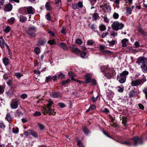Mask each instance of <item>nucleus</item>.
I'll return each mask as SVG.
<instances>
[{
  "label": "nucleus",
  "mask_w": 147,
  "mask_h": 147,
  "mask_svg": "<svg viewBox=\"0 0 147 147\" xmlns=\"http://www.w3.org/2000/svg\"><path fill=\"white\" fill-rule=\"evenodd\" d=\"M19 19L20 21L22 23L24 22L27 20L26 17L22 15L20 16Z\"/></svg>",
  "instance_id": "nucleus-20"
},
{
  "label": "nucleus",
  "mask_w": 147,
  "mask_h": 147,
  "mask_svg": "<svg viewBox=\"0 0 147 147\" xmlns=\"http://www.w3.org/2000/svg\"><path fill=\"white\" fill-rule=\"evenodd\" d=\"M134 141V145L136 146L138 144H141L143 143V139L142 138H138L137 136L134 137L132 139Z\"/></svg>",
  "instance_id": "nucleus-7"
},
{
  "label": "nucleus",
  "mask_w": 147,
  "mask_h": 147,
  "mask_svg": "<svg viewBox=\"0 0 147 147\" xmlns=\"http://www.w3.org/2000/svg\"><path fill=\"white\" fill-rule=\"evenodd\" d=\"M14 91V89L11 88L7 92V95L9 97H11L13 94Z\"/></svg>",
  "instance_id": "nucleus-17"
},
{
  "label": "nucleus",
  "mask_w": 147,
  "mask_h": 147,
  "mask_svg": "<svg viewBox=\"0 0 147 147\" xmlns=\"http://www.w3.org/2000/svg\"><path fill=\"white\" fill-rule=\"evenodd\" d=\"M57 77L59 79H62L65 78V76L62 73H60L58 74Z\"/></svg>",
  "instance_id": "nucleus-43"
},
{
  "label": "nucleus",
  "mask_w": 147,
  "mask_h": 147,
  "mask_svg": "<svg viewBox=\"0 0 147 147\" xmlns=\"http://www.w3.org/2000/svg\"><path fill=\"white\" fill-rule=\"evenodd\" d=\"M41 114V113L40 112L36 111L33 114V115L34 116H38L40 115Z\"/></svg>",
  "instance_id": "nucleus-53"
},
{
  "label": "nucleus",
  "mask_w": 147,
  "mask_h": 147,
  "mask_svg": "<svg viewBox=\"0 0 147 147\" xmlns=\"http://www.w3.org/2000/svg\"><path fill=\"white\" fill-rule=\"evenodd\" d=\"M118 33L117 32H115L114 31H112L111 32L110 36H113V38H115V37L117 36Z\"/></svg>",
  "instance_id": "nucleus-26"
},
{
  "label": "nucleus",
  "mask_w": 147,
  "mask_h": 147,
  "mask_svg": "<svg viewBox=\"0 0 147 147\" xmlns=\"http://www.w3.org/2000/svg\"><path fill=\"white\" fill-rule=\"evenodd\" d=\"M18 101L16 100L12 101L10 104L11 108L13 109H17L18 107Z\"/></svg>",
  "instance_id": "nucleus-11"
},
{
  "label": "nucleus",
  "mask_w": 147,
  "mask_h": 147,
  "mask_svg": "<svg viewBox=\"0 0 147 147\" xmlns=\"http://www.w3.org/2000/svg\"><path fill=\"white\" fill-rule=\"evenodd\" d=\"M107 42L109 43V46H113L115 45L117 42V41L116 40H114L110 41L108 40Z\"/></svg>",
  "instance_id": "nucleus-23"
},
{
  "label": "nucleus",
  "mask_w": 147,
  "mask_h": 147,
  "mask_svg": "<svg viewBox=\"0 0 147 147\" xmlns=\"http://www.w3.org/2000/svg\"><path fill=\"white\" fill-rule=\"evenodd\" d=\"M11 28L9 26H7L4 30V31L6 33L8 32L10 30Z\"/></svg>",
  "instance_id": "nucleus-48"
},
{
  "label": "nucleus",
  "mask_w": 147,
  "mask_h": 147,
  "mask_svg": "<svg viewBox=\"0 0 147 147\" xmlns=\"http://www.w3.org/2000/svg\"><path fill=\"white\" fill-rule=\"evenodd\" d=\"M99 47L100 48V49L102 51L103 50L105 49V45H99Z\"/></svg>",
  "instance_id": "nucleus-62"
},
{
  "label": "nucleus",
  "mask_w": 147,
  "mask_h": 147,
  "mask_svg": "<svg viewBox=\"0 0 147 147\" xmlns=\"http://www.w3.org/2000/svg\"><path fill=\"white\" fill-rule=\"evenodd\" d=\"M91 5H93L96 3L97 0H89Z\"/></svg>",
  "instance_id": "nucleus-50"
},
{
  "label": "nucleus",
  "mask_w": 147,
  "mask_h": 147,
  "mask_svg": "<svg viewBox=\"0 0 147 147\" xmlns=\"http://www.w3.org/2000/svg\"><path fill=\"white\" fill-rule=\"evenodd\" d=\"M48 43L51 45H52L55 44V41L54 39L50 40L48 41Z\"/></svg>",
  "instance_id": "nucleus-45"
},
{
  "label": "nucleus",
  "mask_w": 147,
  "mask_h": 147,
  "mask_svg": "<svg viewBox=\"0 0 147 147\" xmlns=\"http://www.w3.org/2000/svg\"><path fill=\"white\" fill-rule=\"evenodd\" d=\"M95 109L96 107L94 105H91L89 108L86 111V112L87 113L90 111Z\"/></svg>",
  "instance_id": "nucleus-30"
},
{
  "label": "nucleus",
  "mask_w": 147,
  "mask_h": 147,
  "mask_svg": "<svg viewBox=\"0 0 147 147\" xmlns=\"http://www.w3.org/2000/svg\"><path fill=\"white\" fill-rule=\"evenodd\" d=\"M53 103V102L51 100H49L47 106L42 109V113L45 115L47 114H49L50 115H54L55 114L56 112L52 106Z\"/></svg>",
  "instance_id": "nucleus-2"
},
{
  "label": "nucleus",
  "mask_w": 147,
  "mask_h": 147,
  "mask_svg": "<svg viewBox=\"0 0 147 147\" xmlns=\"http://www.w3.org/2000/svg\"><path fill=\"white\" fill-rule=\"evenodd\" d=\"M12 5L11 4L8 3L5 6V10L7 11H9L12 10Z\"/></svg>",
  "instance_id": "nucleus-15"
},
{
  "label": "nucleus",
  "mask_w": 147,
  "mask_h": 147,
  "mask_svg": "<svg viewBox=\"0 0 147 147\" xmlns=\"http://www.w3.org/2000/svg\"><path fill=\"white\" fill-rule=\"evenodd\" d=\"M116 88H118L117 90L119 92H122L124 90L123 87L118 86L116 87Z\"/></svg>",
  "instance_id": "nucleus-34"
},
{
  "label": "nucleus",
  "mask_w": 147,
  "mask_h": 147,
  "mask_svg": "<svg viewBox=\"0 0 147 147\" xmlns=\"http://www.w3.org/2000/svg\"><path fill=\"white\" fill-rule=\"evenodd\" d=\"M58 105L61 108H64L66 107L65 105L62 103H59Z\"/></svg>",
  "instance_id": "nucleus-58"
},
{
  "label": "nucleus",
  "mask_w": 147,
  "mask_h": 147,
  "mask_svg": "<svg viewBox=\"0 0 147 147\" xmlns=\"http://www.w3.org/2000/svg\"><path fill=\"white\" fill-rule=\"evenodd\" d=\"M83 6L82 3L81 1H79L77 4H72V7L74 9H78L79 8H82Z\"/></svg>",
  "instance_id": "nucleus-10"
},
{
  "label": "nucleus",
  "mask_w": 147,
  "mask_h": 147,
  "mask_svg": "<svg viewBox=\"0 0 147 147\" xmlns=\"http://www.w3.org/2000/svg\"><path fill=\"white\" fill-rule=\"evenodd\" d=\"M142 76L143 77L141 79L132 81L131 83V85L133 86L137 87L140 86H141L143 84L146 80L144 75H143Z\"/></svg>",
  "instance_id": "nucleus-3"
},
{
  "label": "nucleus",
  "mask_w": 147,
  "mask_h": 147,
  "mask_svg": "<svg viewBox=\"0 0 147 147\" xmlns=\"http://www.w3.org/2000/svg\"><path fill=\"white\" fill-rule=\"evenodd\" d=\"M100 69H101V71L102 72H103L104 71H105L107 69L106 67L105 66H102L101 67Z\"/></svg>",
  "instance_id": "nucleus-59"
},
{
  "label": "nucleus",
  "mask_w": 147,
  "mask_h": 147,
  "mask_svg": "<svg viewBox=\"0 0 147 147\" xmlns=\"http://www.w3.org/2000/svg\"><path fill=\"white\" fill-rule=\"evenodd\" d=\"M46 18L47 20H51V18L49 13H47V14L46 16Z\"/></svg>",
  "instance_id": "nucleus-49"
},
{
  "label": "nucleus",
  "mask_w": 147,
  "mask_h": 147,
  "mask_svg": "<svg viewBox=\"0 0 147 147\" xmlns=\"http://www.w3.org/2000/svg\"><path fill=\"white\" fill-rule=\"evenodd\" d=\"M70 81V80L69 79H68L67 80L63 81L62 82V84L63 85H64L65 84H67Z\"/></svg>",
  "instance_id": "nucleus-47"
},
{
  "label": "nucleus",
  "mask_w": 147,
  "mask_h": 147,
  "mask_svg": "<svg viewBox=\"0 0 147 147\" xmlns=\"http://www.w3.org/2000/svg\"><path fill=\"white\" fill-rule=\"evenodd\" d=\"M3 62L5 65H7L9 63V59L5 57L3 59Z\"/></svg>",
  "instance_id": "nucleus-29"
},
{
  "label": "nucleus",
  "mask_w": 147,
  "mask_h": 147,
  "mask_svg": "<svg viewBox=\"0 0 147 147\" xmlns=\"http://www.w3.org/2000/svg\"><path fill=\"white\" fill-rule=\"evenodd\" d=\"M75 46L73 45H72V51L74 52L75 53L77 54L80 52V50L78 49L75 48L74 47Z\"/></svg>",
  "instance_id": "nucleus-16"
},
{
  "label": "nucleus",
  "mask_w": 147,
  "mask_h": 147,
  "mask_svg": "<svg viewBox=\"0 0 147 147\" xmlns=\"http://www.w3.org/2000/svg\"><path fill=\"white\" fill-rule=\"evenodd\" d=\"M83 130L84 134L86 135H87L90 132L86 127H84L83 128Z\"/></svg>",
  "instance_id": "nucleus-40"
},
{
  "label": "nucleus",
  "mask_w": 147,
  "mask_h": 147,
  "mask_svg": "<svg viewBox=\"0 0 147 147\" xmlns=\"http://www.w3.org/2000/svg\"><path fill=\"white\" fill-rule=\"evenodd\" d=\"M5 44L4 40H0V46L1 48H4L5 47Z\"/></svg>",
  "instance_id": "nucleus-37"
},
{
  "label": "nucleus",
  "mask_w": 147,
  "mask_h": 147,
  "mask_svg": "<svg viewBox=\"0 0 147 147\" xmlns=\"http://www.w3.org/2000/svg\"><path fill=\"white\" fill-rule=\"evenodd\" d=\"M120 143L126 145L128 146H130L132 145L131 143L128 141H125L123 142H120Z\"/></svg>",
  "instance_id": "nucleus-39"
},
{
  "label": "nucleus",
  "mask_w": 147,
  "mask_h": 147,
  "mask_svg": "<svg viewBox=\"0 0 147 147\" xmlns=\"http://www.w3.org/2000/svg\"><path fill=\"white\" fill-rule=\"evenodd\" d=\"M27 14H33L35 12V9L34 8L31 6L26 7Z\"/></svg>",
  "instance_id": "nucleus-9"
},
{
  "label": "nucleus",
  "mask_w": 147,
  "mask_h": 147,
  "mask_svg": "<svg viewBox=\"0 0 147 147\" xmlns=\"http://www.w3.org/2000/svg\"><path fill=\"white\" fill-rule=\"evenodd\" d=\"M99 17L98 14L96 13H94L92 16V19L93 20H97Z\"/></svg>",
  "instance_id": "nucleus-32"
},
{
  "label": "nucleus",
  "mask_w": 147,
  "mask_h": 147,
  "mask_svg": "<svg viewBox=\"0 0 147 147\" xmlns=\"http://www.w3.org/2000/svg\"><path fill=\"white\" fill-rule=\"evenodd\" d=\"M136 63L140 66L143 72L147 73V58L143 56L140 57L137 59Z\"/></svg>",
  "instance_id": "nucleus-1"
},
{
  "label": "nucleus",
  "mask_w": 147,
  "mask_h": 147,
  "mask_svg": "<svg viewBox=\"0 0 147 147\" xmlns=\"http://www.w3.org/2000/svg\"><path fill=\"white\" fill-rule=\"evenodd\" d=\"M104 19V20L105 22L106 23H108L109 22V20L108 18L106 16L102 17Z\"/></svg>",
  "instance_id": "nucleus-60"
},
{
  "label": "nucleus",
  "mask_w": 147,
  "mask_h": 147,
  "mask_svg": "<svg viewBox=\"0 0 147 147\" xmlns=\"http://www.w3.org/2000/svg\"><path fill=\"white\" fill-rule=\"evenodd\" d=\"M36 30V28L35 26H31L29 28L27 33L31 37H34L36 36V34H35Z\"/></svg>",
  "instance_id": "nucleus-6"
},
{
  "label": "nucleus",
  "mask_w": 147,
  "mask_h": 147,
  "mask_svg": "<svg viewBox=\"0 0 147 147\" xmlns=\"http://www.w3.org/2000/svg\"><path fill=\"white\" fill-rule=\"evenodd\" d=\"M29 131L30 133L31 134L33 137L35 138L38 137V134L36 132L30 129L29 130Z\"/></svg>",
  "instance_id": "nucleus-28"
},
{
  "label": "nucleus",
  "mask_w": 147,
  "mask_h": 147,
  "mask_svg": "<svg viewBox=\"0 0 147 147\" xmlns=\"http://www.w3.org/2000/svg\"><path fill=\"white\" fill-rule=\"evenodd\" d=\"M94 43V42L92 40H89L87 41V44L88 45H92Z\"/></svg>",
  "instance_id": "nucleus-52"
},
{
  "label": "nucleus",
  "mask_w": 147,
  "mask_h": 147,
  "mask_svg": "<svg viewBox=\"0 0 147 147\" xmlns=\"http://www.w3.org/2000/svg\"><path fill=\"white\" fill-rule=\"evenodd\" d=\"M38 125L39 126V128L40 129L42 130L44 129V126L41 123H38Z\"/></svg>",
  "instance_id": "nucleus-54"
},
{
  "label": "nucleus",
  "mask_w": 147,
  "mask_h": 147,
  "mask_svg": "<svg viewBox=\"0 0 147 147\" xmlns=\"http://www.w3.org/2000/svg\"><path fill=\"white\" fill-rule=\"evenodd\" d=\"M138 30L139 32H140L143 35H144L145 36H147V34H146V33L145 31H144V30H143L142 28L140 26H139L138 27Z\"/></svg>",
  "instance_id": "nucleus-21"
},
{
  "label": "nucleus",
  "mask_w": 147,
  "mask_h": 147,
  "mask_svg": "<svg viewBox=\"0 0 147 147\" xmlns=\"http://www.w3.org/2000/svg\"><path fill=\"white\" fill-rule=\"evenodd\" d=\"M27 97V95L26 94H23L21 96V98L23 99H25Z\"/></svg>",
  "instance_id": "nucleus-57"
},
{
  "label": "nucleus",
  "mask_w": 147,
  "mask_h": 147,
  "mask_svg": "<svg viewBox=\"0 0 147 147\" xmlns=\"http://www.w3.org/2000/svg\"><path fill=\"white\" fill-rule=\"evenodd\" d=\"M62 96V94L59 92H53L51 94V96L52 98L60 97Z\"/></svg>",
  "instance_id": "nucleus-13"
},
{
  "label": "nucleus",
  "mask_w": 147,
  "mask_h": 147,
  "mask_svg": "<svg viewBox=\"0 0 147 147\" xmlns=\"http://www.w3.org/2000/svg\"><path fill=\"white\" fill-rule=\"evenodd\" d=\"M68 74L69 76L70 77H73V76L74 75V74L72 71H70L69 72Z\"/></svg>",
  "instance_id": "nucleus-63"
},
{
  "label": "nucleus",
  "mask_w": 147,
  "mask_h": 147,
  "mask_svg": "<svg viewBox=\"0 0 147 147\" xmlns=\"http://www.w3.org/2000/svg\"><path fill=\"white\" fill-rule=\"evenodd\" d=\"M5 119L9 122H10L12 120V117L10 114L9 113L7 114L5 117Z\"/></svg>",
  "instance_id": "nucleus-27"
},
{
  "label": "nucleus",
  "mask_w": 147,
  "mask_h": 147,
  "mask_svg": "<svg viewBox=\"0 0 147 147\" xmlns=\"http://www.w3.org/2000/svg\"><path fill=\"white\" fill-rule=\"evenodd\" d=\"M129 73L126 71H123L122 73L120 74L119 76H117V80L121 83H124L126 80V76L128 75Z\"/></svg>",
  "instance_id": "nucleus-5"
},
{
  "label": "nucleus",
  "mask_w": 147,
  "mask_h": 147,
  "mask_svg": "<svg viewBox=\"0 0 147 147\" xmlns=\"http://www.w3.org/2000/svg\"><path fill=\"white\" fill-rule=\"evenodd\" d=\"M128 41V40L126 38H124L121 41L122 43V46L123 47H125L127 46V43Z\"/></svg>",
  "instance_id": "nucleus-19"
},
{
  "label": "nucleus",
  "mask_w": 147,
  "mask_h": 147,
  "mask_svg": "<svg viewBox=\"0 0 147 147\" xmlns=\"http://www.w3.org/2000/svg\"><path fill=\"white\" fill-rule=\"evenodd\" d=\"M88 26L92 30H94L97 28V26L96 25L92 23L89 24L88 25Z\"/></svg>",
  "instance_id": "nucleus-25"
},
{
  "label": "nucleus",
  "mask_w": 147,
  "mask_h": 147,
  "mask_svg": "<svg viewBox=\"0 0 147 147\" xmlns=\"http://www.w3.org/2000/svg\"><path fill=\"white\" fill-rule=\"evenodd\" d=\"M136 93L134 91H131L130 92L129 96L130 97H134L136 96Z\"/></svg>",
  "instance_id": "nucleus-42"
},
{
  "label": "nucleus",
  "mask_w": 147,
  "mask_h": 147,
  "mask_svg": "<svg viewBox=\"0 0 147 147\" xmlns=\"http://www.w3.org/2000/svg\"><path fill=\"white\" fill-rule=\"evenodd\" d=\"M57 76H55L53 77L51 76H49L48 77H46L45 82L48 83L51 81L52 79H53L54 81H55L57 79Z\"/></svg>",
  "instance_id": "nucleus-8"
},
{
  "label": "nucleus",
  "mask_w": 147,
  "mask_h": 147,
  "mask_svg": "<svg viewBox=\"0 0 147 147\" xmlns=\"http://www.w3.org/2000/svg\"><path fill=\"white\" fill-rule=\"evenodd\" d=\"M132 12V9L131 8L129 7H127L126 8V13L127 14L129 15L131 14Z\"/></svg>",
  "instance_id": "nucleus-36"
},
{
  "label": "nucleus",
  "mask_w": 147,
  "mask_h": 147,
  "mask_svg": "<svg viewBox=\"0 0 147 147\" xmlns=\"http://www.w3.org/2000/svg\"><path fill=\"white\" fill-rule=\"evenodd\" d=\"M111 1H113L114 4H115L117 7H119L120 4V0H111Z\"/></svg>",
  "instance_id": "nucleus-35"
},
{
  "label": "nucleus",
  "mask_w": 147,
  "mask_h": 147,
  "mask_svg": "<svg viewBox=\"0 0 147 147\" xmlns=\"http://www.w3.org/2000/svg\"><path fill=\"white\" fill-rule=\"evenodd\" d=\"M19 11L23 14H27L26 7L20 8L19 9Z\"/></svg>",
  "instance_id": "nucleus-22"
},
{
  "label": "nucleus",
  "mask_w": 147,
  "mask_h": 147,
  "mask_svg": "<svg viewBox=\"0 0 147 147\" xmlns=\"http://www.w3.org/2000/svg\"><path fill=\"white\" fill-rule=\"evenodd\" d=\"M85 77L86 79L84 83L85 84L89 83L91 80V75L90 74H87L85 75Z\"/></svg>",
  "instance_id": "nucleus-12"
},
{
  "label": "nucleus",
  "mask_w": 147,
  "mask_h": 147,
  "mask_svg": "<svg viewBox=\"0 0 147 147\" xmlns=\"http://www.w3.org/2000/svg\"><path fill=\"white\" fill-rule=\"evenodd\" d=\"M46 40L45 39H39L37 42V45H43L46 42Z\"/></svg>",
  "instance_id": "nucleus-18"
},
{
  "label": "nucleus",
  "mask_w": 147,
  "mask_h": 147,
  "mask_svg": "<svg viewBox=\"0 0 147 147\" xmlns=\"http://www.w3.org/2000/svg\"><path fill=\"white\" fill-rule=\"evenodd\" d=\"M45 6L47 10H50L52 9V7L50 2H47L46 3Z\"/></svg>",
  "instance_id": "nucleus-24"
},
{
  "label": "nucleus",
  "mask_w": 147,
  "mask_h": 147,
  "mask_svg": "<svg viewBox=\"0 0 147 147\" xmlns=\"http://www.w3.org/2000/svg\"><path fill=\"white\" fill-rule=\"evenodd\" d=\"M15 20V18H11L9 19L8 22L10 24H13Z\"/></svg>",
  "instance_id": "nucleus-44"
},
{
  "label": "nucleus",
  "mask_w": 147,
  "mask_h": 147,
  "mask_svg": "<svg viewBox=\"0 0 147 147\" xmlns=\"http://www.w3.org/2000/svg\"><path fill=\"white\" fill-rule=\"evenodd\" d=\"M34 51L35 53L37 55L39 54L40 53V49L38 47H36L34 48Z\"/></svg>",
  "instance_id": "nucleus-38"
},
{
  "label": "nucleus",
  "mask_w": 147,
  "mask_h": 147,
  "mask_svg": "<svg viewBox=\"0 0 147 147\" xmlns=\"http://www.w3.org/2000/svg\"><path fill=\"white\" fill-rule=\"evenodd\" d=\"M13 133L17 134L18 132L19 129L18 127H14L13 128Z\"/></svg>",
  "instance_id": "nucleus-46"
},
{
  "label": "nucleus",
  "mask_w": 147,
  "mask_h": 147,
  "mask_svg": "<svg viewBox=\"0 0 147 147\" xmlns=\"http://www.w3.org/2000/svg\"><path fill=\"white\" fill-rule=\"evenodd\" d=\"M15 76H16L19 79L21 77L23 76V75L21 74L20 73H16L15 74Z\"/></svg>",
  "instance_id": "nucleus-51"
},
{
  "label": "nucleus",
  "mask_w": 147,
  "mask_h": 147,
  "mask_svg": "<svg viewBox=\"0 0 147 147\" xmlns=\"http://www.w3.org/2000/svg\"><path fill=\"white\" fill-rule=\"evenodd\" d=\"M101 111L102 112L106 113H108L109 112V111L107 108H105L103 110H101Z\"/></svg>",
  "instance_id": "nucleus-61"
},
{
  "label": "nucleus",
  "mask_w": 147,
  "mask_h": 147,
  "mask_svg": "<svg viewBox=\"0 0 147 147\" xmlns=\"http://www.w3.org/2000/svg\"><path fill=\"white\" fill-rule=\"evenodd\" d=\"M111 27L113 30L117 31L122 29L124 27V25L121 23L116 21L113 23Z\"/></svg>",
  "instance_id": "nucleus-4"
},
{
  "label": "nucleus",
  "mask_w": 147,
  "mask_h": 147,
  "mask_svg": "<svg viewBox=\"0 0 147 147\" xmlns=\"http://www.w3.org/2000/svg\"><path fill=\"white\" fill-rule=\"evenodd\" d=\"M59 46L64 50H67L68 48L66 44L61 42L58 44Z\"/></svg>",
  "instance_id": "nucleus-14"
},
{
  "label": "nucleus",
  "mask_w": 147,
  "mask_h": 147,
  "mask_svg": "<svg viewBox=\"0 0 147 147\" xmlns=\"http://www.w3.org/2000/svg\"><path fill=\"white\" fill-rule=\"evenodd\" d=\"M5 127V125L3 123H0V127L1 128L3 129Z\"/></svg>",
  "instance_id": "nucleus-64"
},
{
  "label": "nucleus",
  "mask_w": 147,
  "mask_h": 147,
  "mask_svg": "<svg viewBox=\"0 0 147 147\" xmlns=\"http://www.w3.org/2000/svg\"><path fill=\"white\" fill-rule=\"evenodd\" d=\"M99 28L100 30L101 31H104L106 29L105 26L103 24L100 25L99 26Z\"/></svg>",
  "instance_id": "nucleus-31"
},
{
  "label": "nucleus",
  "mask_w": 147,
  "mask_h": 147,
  "mask_svg": "<svg viewBox=\"0 0 147 147\" xmlns=\"http://www.w3.org/2000/svg\"><path fill=\"white\" fill-rule=\"evenodd\" d=\"M80 57L82 58H84L86 55V52H84V51H83L82 52H80Z\"/></svg>",
  "instance_id": "nucleus-55"
},
{
  "label": "nucleus",
  "mask_w": 147,
  "mask_h": 147,
  "mask_svg": "<svg viewBox=\"0 0 147 147\" xmlns=\"http://www.w3.org/2000/svg\"><path fill=\"white\" fill-rule=\"evenodd\" d=\"M119 16L118 13L116 12L114 13L113 16V18L115 19H117L119 18Z\"/></svg>",
  "instance_id": "nucleus-41"
},
{
  "label": "nucleus",
  "mask_w": 147,
  "mask_h": 147,
  "mask_svg": "<svg viewBox=\"0 0 147 147\" xmlns=\"http://www.w3.org/2000/svg\"><path fill=\"white\" fill-rule=\"evenodd\" d=\"M76 43L78 45H81L82 43V41L81 39H78L76 40Z\"/></svg>",
  "instance_id": "nucleus-56"
},
{
  "label": "nucleus",
  "mask_w": 147,
  "mask_h": 147,
  "mask_svg": "<svg viewBox=\"0 0 147 147\" xmlns=\"http://www.w3.org/2000/svg\"><path fill=\"white\" fill-rule=\"evenodd\" d=\"M122 122V123L123 124V125L125 127H126L127 126L126 123L127 122V119L125 117L123 118Z\"/></svg>",
  "instance_id": "nucleus-33"
}]
</instances>
